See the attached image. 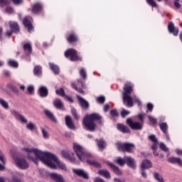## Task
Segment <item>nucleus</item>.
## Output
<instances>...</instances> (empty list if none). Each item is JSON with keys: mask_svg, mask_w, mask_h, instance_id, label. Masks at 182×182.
I'll return each instance as SVG.
<instances>
[{"mask_svg": "<svg viewBox=\"0 0 182 182\" xmlns=\"http://www.w3.org/2000/svg\"><path fill=\"white\" fill-rule=\"evenodd\" d=\"M26 127L28 130H35V124H33L32 122L27 124Z\"/></svg>", "mask_w": 182, "mask_h": 182, "instance_id": "3c124183", "label": "nucleus"}, {"mask_svg": "<svg viewBox=\"0 0 182 182\" xmlns=\"http://www.w3.org/2000/svg\"><path fill=\"white\" fill-rule=\"evenodd\" d=\"M38 95L40 97H48L49 95V90L46 86H41L38 89Z\"/></svg>", "mask_w": 182, "mask_h": 182, "instance_id": "f3484780", "label": "nucleus"}, {"mask_svg": "<svg viewBox=\"0 0 182 182\" xmlns=\"http://www.w3.org/2000/svg\"><path fill=\"white\" fill-rule=\"evenodd\" d=\"M98 174H100V176H102V177H105V178H110L111 176H110V172H109V171L106 170V169H101L98 171Z\"/></svg>", "mask_w": 182, "mask_h": 182, "instance_id": "cd10ccee", "label": "nucleus"}, {"mask_svg": "<svg viewBox=\"0 0 182 182\" xmlns=\"http://www.w3.org/2000/svg\"><path fill=\"white\" fill-rule=\"evenodd\" d=\"M168 163H171L172 164H178L182 167V161L180 158L176 157H170L168 159Z\"/></svg>", "mask_w": 182, "mask_h": 182, "instance_id": "a878e982", "label": "nucleus"}, {"mask_svg": "<svg viewBox=\"0 0 182 182\" xmlns=\"http://www.w3.org/2000/svg\"><path fill=\"white\" fill-rule=\"evenodd\" d=\"M114 182H126V181H124V179L122 180L120 178H114Z\"/></svg>", "mask_w": 182, "mask_h": 182, "instance_id": "338daca9", "label": "nucleus"}, {"mask_svg": "<svg viewBox=\"0 0 182 182\" xmlns=\"http://www.w3.org/2000/svg\"><path fill=\"white\" fill-rule=\"evenodd\" d=\"M13 4H14V5H21V4H22V2H23V0H11Z\"/></svg>", "mask_w": 182, "mask_h": 182, "instance_id": "13d9d810", "label": "nucleus"}, {"mask_svg": "<svg viewBox=\"0 0 182 182\" xmlns=\"http://www.w3.org/2000/svg\"><path fill=\"white\" fill-rule=\"evenodd\" d=\"M61 154L64 159L69 160L71 163H75L76 161V158H75V154L70 150H62Z\"/></svg>", "mask_w": 182, "mask_h": 182, "instance_id": "6e6552de", "label": "nucleus"}, {"mask_svg": "<svg viewBox=\"0 0 182 182\" xmlns=\"http://www.w3.org/2000/svg\"><path fill=\"white\" fill-rule=\"evenodd\" d=\"M117 130H118V132H120L121 133H123V134L131 133V131L129 127L122 123L117 124Z\"/></svg>", "mask_w": 182, "mask_h": 182, "instance_id": "9b49d317", "label": "nucleus"}, {"mask_svg": "<svg viewBox=\"0 0 182 182\" xmlns=\"http://www.w3.org/2000/svg\"><path fill=\"white\" fill-rule=\"evenodd\" d=\"M115 146L119 151L122 153H133V150L135 149L134 144L129 142H116Z\"/></svg>", "mask_w": 182, "mask_h": 182, "instance_id": "39448f33", "label": "nucleus"}, {"mask_svg": "<svg viewBox=\"0 0 182 182\" xmlns=\"http://www.w3.org/2000/svg\"><path fill=\"white\" fill-rule=\"evenodd\" d=\"M65 124L68 129L70 130H76V125L73 123V120L72 119V117L67 115L65 117Z\"/></svg>", "mask_w": 182, "mask_h": 182, "instance_id": "ddd939ff", "label": "nucleus"}, {"mask_svg": "<svg viewBox=\"0 0 182 182\" xmlns=\"http://www.w3.org/2000/svg\"><path fill=\"white\" fill-rule=\"evenodd\" d=\"M55 93L56 95H58V96H61V97H65V96H66V95L65 94V90H63V88L56 90Z\"/></svg>", "mask_w": 182, "mask_h": 182, "instance_id": "a19ab883", "label": "nucleus"}, {"mask_svg": "<svg viewBox=\"0 0 182 182\" xmlns=\"http://www.w3.org/2000/svg\"><path fill=\"white\" fill-rule=\"evenodd\" d=\"M23 23L25 28H27L28 32L31 33L33 31V25H32V21H31V18L25 17L23 20Z\"/></svg>", "mask_w": 182, "mask_h": 182, "instance_id": "f8f14e48", "label": "nucleus"}, {"mask_svg": "<svg viewBox=\"0 0 182 182\" xmlns=\"http://www.w3.org/2000/svg\"><path fill=\"white\" fill-rule=\"evenodd\" d=\"M80 75L81 77H82L83 80H86L87 79V74H86V70L85 68H82L80 70Z\"/></svg>", "mask_w": 182, "mask_h": 182, "instance_id": "ea45409f", "label": "nucleus"}, {"mask_svg": "<svg viewBox=\"0 0 182 182\" xmlns=\"http://www.w3.org/2000/svg\"><path fill=\"white\" fill-rule=\"evenodd\" d=\"M31 12L35 15H39V14H42L43 12V4L39 2L34 4L32 6Z\"/></svg>", "mask_w": 182, "mask_h": 182, "instance_id": "9d476101", "label": "nucleus"}, {"mask_svg": "<svg viewBox=\"0 0 182 182\" xmlns=\"http://www.w3.org/2000/svg\"><path fill=\"white\" fill-rule=\"evenodd\" d=\"M147 4L150 5V6H153L154 8H157V3L154 1V0H146Z\"/></svg>", "mask_w": 182, "mask_h": 182, "instance_id": "09e8293b", "label": "nucleus"}, {"mask_svg": "<svg viewBox=\"0 0 182 182\" xmlns=\"http://www.w3.org/2000/svg\"><path fill=\"white\" fill-rule=\"evenodd\" d=\"M125 164L128 166V167H130L134 170L136 169V162L134 161V159L132 158L131 156H125Z\"/></svg>", "mask_w": 182, "mask_h": 182, "instance_id": "dca6fc26", "label": "nucleus"}, {"mask_svg": "<svg viewBox=\"0 0 182 182\" xmlns=\"http://www.w3.org/2000/svg\"><path fill=\"white\" fill-rule=\"evenodd\" d=\"M6 5H9V1L8 0H0V6H1L2 8Z\"/></svg>", "mask_w": 182, "mask_h": 182, "instance_id": "603ef678", "label": "nucleus"}, {"mask_svg": "<svg viewBox=\"0 0 182 182\" xmlns=\"http://www.w3.org/2000/svg\"><path fill=\"white\" fill-rule=\"evenodd\" d=\"M161 132L164 134H167V130H168V125H167V123L166 122H162L159 124Z\"/></svg>", "mask_w": 182, "mask_h": 182, "instance_id": "c756f323", "label": "nucleus"}, {"mask_svg": "<svg viewBox=\"0 0 182 182\" xmlns=\"http://www.w3.org/2000/svg\"><path fill=\"white\" fill-rule=\"evenodd\" d=\"M42 134L44 139H48V137H49V134H48V132H46L45 129H42Z\"/></svg>", "mask_w": 182, "mask_h": 182, "instance_id": "4d7b16f0", "label": "nucleus"}, {"mask_svg": "<svg viewBox=\"0 0 182 182\" xmlns=\"http://www.w3.org/2000/svg\"><path fill=\"white\" fill-rule=\"evenodd\" d=\"M154 107V106H153L151 103L147 104V109H148V110H149V112H153Z\"/></svg>", "mask_w": 182, "mask_h": 182, "instance_id": "680f3d73", "label": "nucleus"}, {"mask_svg": "<svg viewBox=\"0 0 182 182\" xmlns=\"http://www.w3.org/2000/svg\"><path fill=\"white\" fill-rule=\"evenodd\" d=\"M23 50L26 55L32 53V46H23Z\"/></svg>", "mask_w": 182, "mask_h": 182, "instance_id": "c03bdc74", "label": "nucleus"}, {"mask_svg": "<svg viewBox=\"0 0 182 182\" xmlns=\"http://www.w3.org/2000/svg\"><path fill=\"white\" fill-rule=\"evenodd\" d=\"M50 178L55 182H65V179L63 178V176L57 173H50Z\"/></svg>", "mask_w": 182, "mask_h": 182, "instance_id": "4468645a", "label": "nucleus"}, {"mask_svg": "<svg viewBox=\"0 0 182 182\" xmlns=\"http://www.w3.org/2000/svg\"><path fill=\"white\" fill-rule=\"evenodd\" d=\"M149 139L151 140V141H153V143H159V140L157 139V137H156V135L151 134L148 136Z\"/></svg>", "mask_w": 182, "mask_h": 182, "instance_id": "49530a36", "label": "nucleus"}, {"mask_svg": "<svg viewBox=\"0 0 182 182\" xmlns=\"http://www.w3.org/2000/svg\"><path fill=\"white\" fill-rule=\"evenodd\" d=\"M127 124L129 126L132 130H141L143 129V125L140 122H134L132 118H128L127 119Z\"/></svg>", "mask_w": 182, "mask_h": 182, "instance_id": "1a4fd4ad", "label": "nucleus"}, {"mask_svg": "<svg viewBox=\"0 0 182 182\" xmlns=\"http://www.w3.org/2000/svg\"><path fill=\"white\" fill-rule=\"evenodd\" d=\"M66 39L69 43H76V42H79V36H77L75 33H70L68 36H67Z\"/></svg>", "mask_w": 182, "mask_h": 182, "instance_id": "2eb2a0df", "label": "nucleus"}, {"mask_svg": "<svg viewBox=\"0 0 182 182\" xmlns=\"http://www.w3.org/2000/svg\"><path fill=\"white\" fill-rule=\"evenodd\" d=\"M77 99L78 100L80 105L82 107V109H89V102L86 101V100H85L80 95H77Z\"/></svg>", "mask_w": 182, "mask_h": 182, "instance_id": "412c9836", "label": "nucleus"}, {"mask_svg": "<svg viewBox=\"0 0 182 182\" xmlns=\"http://www.w3.org/2000/svg\"><path fill=\"white\" fill-rule=\"evenodd\" d=\"M9 65L11 66V68H18L19 66V64H18V62L15 60H9Z\"/></svg>", "mask_w": 182, "mask_h": 182, "instance_id": "37998d69", "label": "nucleus"}, {"mask_svg": "<svg viewBox=\"0 0 182 182\" xmlns=\"http://www.w3.org/2000/svg\"><path fill=\"white\" fill-rule=\"evenodd\" d=\"M12 33H14V31H6V36H8L9 38H11V36H12Z\"/></svg>", "mask_w": 182, "mask_h": 182, "instance_id": "0e129e2a", "label": "nucleus"}, {"mask_svg": "<svg viewBox=\"0 0 182 182\" xmlns=\"http://www.w3.org/2000/svg\"><path fill=\"white\" fill-rule=\"evenodd\" d=\"M6 12L7 14H14V8L11 7V6H7L6 8Z\"/></svg>", "mask_w": 182, "mask_h": 182, "instance_id": "864d4df0", "label": "nucleus"}, {"mask_svg": "<svg viewBox=\"0 0 182 182\" xmlns=\"http://www.w3.org/2000/svg\"><path fill=\"white\" fill-rule=\"evenodd\" d=\"M73 173H75V174H77V176H78L79 177H82V178H89L87 173H86V172H85L83 169H74Z\"/></svg>", "mask_w": 182, "mask_h": 182, "instance_id": "5701e85b", "label": "nucleus"}, {"mask_svg": "<svg viewBox=\"0 0 182 182\" xmlns=\"http://www.w3.org/2000/svg\"><path fill=\"white\" fill-rule=\"evenodd\" d=\"M10 29L14 32V33H19V24L17 22H10L9 23Z\"/></svg>", "mask_w": 182, "mask_h": 182, "instance_id": "b1692460", "label": "nucleus"}, {"mask_svg": "<svg viewBox=\"0 0 182 182\" xmlns=\"http://www.w3.org/2000/svg\"><path fill=\"white\" fill-rule=\"evenodd\" d=\"M95 182H105V181L100 178H96Z\"/></svg>", "mask_w": 182, "mask_h": 182, "instance_id": "774afa93", "label": "nucleus"}, {"mask_svg": "<svg viewBox=\"0 0 182 182\" xmlns=\"http://www.w3.org/2000/svg\"><path fill=\"white\" fill-rule=\"evenodd\" d=\"M97 102L98 103H100L101 105H103V103H105V102H106V98L105 97H103V96L99 97L97 99Z\"/></svg>", "mask_w": 182, "mask_h": 182, "instance_id": "8fccbe9b", "label": "nucleus"}, {"mask_svg": "<svg viewBox=\"0 0 182 182\" xmlns=\"http://www.w3.org/2000/svg\"><path fill=\"white\" fill-rule=\"evenodd\" d=\"M73 150L78 157L79 160L82 163L86 161L88 166H92L95 168H102V164L93 159V155L86 151V149L83 146L73 144Z\"/></svg>", "mask_w": 182, "mask_h": 182, "instance_id": "f03ea898", "label": "nucleus"}, {"mask_svg": "<svg viewBox=\"0 0 182 182\" xmlns=\"http://www.w3.org/2000/svg\"><path fill=\"white\" fill-rule=\"evenodd\" d=\"M138 118L141 123V124H143L144 123V115H143V114H138Z\"/></svg>", "mask_w": 182, "mask_h": 182, "instance_id": "5fc2aeb1", "label": "nucleus"}, {"mask_svg": "<svg viewBox=\"0 0 182 182\" xmlns=\"http://www.w3.org/2000/svg\"><path fill=\"white\" fill-rule=\"evenodd\" d=\"M154 178H155V180H156V181L164 182L163 176H160V174H159V173L157 172L154 173Z\"/></svg>", "mask_w": 182, "mask_h": 182, "instance_id": "f704fd0d", "label": "nucleus"}, {"mask_svg": "<svg viewBox=\"0 0 182 182\" xmlns=\"http://www.w3.org/2000/svg\"><path fill=\"white\" fill-rule=\"evenodd\" d=\"M159 147H160L161 150H162L163 151H165V152L168 151V148H167L166 144H164V143H163V142L160 143Z\"/></svg>", "mask_w": 182, "mask_h": 182, "instance_id": "de8ad7c7", "label": "nucleus"}, {"mask_svg": "<svg viewBox=\"0 0 182 182\" xmlns=\"http://www.w3.org/2000/svg\"><path fill=\"white\" fill-rule=\"evenodd\" d=\"M157 144H159V142H154L151 146L152 150H157Z\"/></svg>", "mask_w": 182, "mask_h": 182, "instance_id": "e2e57ef3", "label": "nucleus"}, {"mask_svg": "<svg viewBox=\"0 0 182 182\" xmlns=\"http://www.w3.org/2000/svg\"><path fill=\"white\" fill-rule=\"evenodd\" d=\"M53 105L56 109H60L61 107H63V103L59 99L55 100L53 101Z\"/></svg>", "mask_w": 182, "mask_h": 182, "instance_id": "473e14b6", "label": "nucleus"}, {"mask_svg": "<svg viewBox=\"0 0 182 182\" xmlns=\"http://www.w3.org/2000/svg\"><path fill=\"white\" fill-rule=\"evenodd\" d=\"M115 163H117V164H119V166H124V164H126V156L124 157V159H122V157H118L117 159V160L115 161Z\"/></svg>", "mask_w": 182, "mask_h": 182, "instance_id": "72a5a7b5", "label": "nucleus"}, {"mask_svg": "<svg viewBox=\"0 0 182 182\" xmlns=\"http://www.w3.org/2000/svg\"><path fill=\"white\" fill-rule=\"evenodd\" d=\"M71 114L73 116L75 120H79V115L77 114V110H76V109H71Z\"/></svg>", "mask_w": 182, "mask_h": 182, "instance_id": "79ce46f5", "label": "nucleus"}, {"mask_svg": "<svg viewBox=\"0 0 182 182\" xmlns=\"http://www.w3.org/2000/svg\"><path fill=\"white\" fill-rule=\"evenodd\" d=\"M64 55L65 58H69L71 62H77V60H82V58L77 55V51L73 48L67 50Z\"/></svg>", "mask_w": 182, "mask_h": 182, "instance_id": "423d86ee", "label": "nucleus"}, {"mask_svg": "<svg viewBox=\"0 0 182 182\" xmlns=\"http://www.w3.org/2000/svg\"><path fill=\"white\" fill-rule=\"evenodd\" d=\"M103 117L100 115L99 113H92L87 114L83 118L82 127L87 132H96L97 124L102 126L103 124Z\"/></svg>", "mask_w": 182, "mask_h": 182, "instance_id": "7ed1b4c3", "label": "nucleus"}, {"mask_svg": "<svg viewBox=\"0 0 182 182\" xmlns=\"http://www.w3.org/2000/svg\"><path fill=\"white\" fill-rule=\"evenodd\" d=\"M168 29L170 33H173L174 36H177L178 35V28L174 26V23L173 22H170L168 23Z\"/></svg>", "mask_w": 182, "mask_h": 182, "instance_id": "6ab92c4d", "label": "nucleus"}, {"mask_svg": "<svg viewBox=\"0 0 182 182\" xmlns=\"http://www.w3.org/2000/svg\"><path fill=\"white\" fill-rule=\"evenodd\" d=\"M0 105L1 106H2V107H4V109H6V110H8V109H9V105L8 104V102H6L5 100L0 99Z\"/></svg>", "mask_w": 182, "mask_h": 182, "instance_id": "e433bc0d", "label": "nucleus"}, {"mask_svg": "<svg viewBox=\"0 0 182 182\" xmlns=\"http://www.w3.org/2000/svg\"><path fill=\"white\" fill-rule=\"evenodd\" d=\"M129 112L125 109H123V111L121 112V115L122 117H126V116H127V114H129Z\"/></svg>", "mask_w": 182, "mask_h": 182, "instance_id": "6e6d98bb", "label": "nucleus"}, {"mask_svg": "<svg viewBox=\"0 0 182 182\" xmlns=\"http://www.w3.org/2000/svg\"><path fill=\"white\" fill-rule=\"evenodd\" d=\"M24 150L28 153L27 157L28 160H31L36 164H37V160L31 155V153H33L36 157H38L42 163L53 170H56L58 167L61 168V170H66V165H65L63 162L60 161L55 154L50 152H43L34 148H24ZM52 161H54L55 164ZM56 165L58 166H56Z\"/></svg>", "mask_w": 182, "mask_h": 182, "instance_id": "f257e3e1", "label": "nucleus"}, {"mask_svg": "<svg viewBox=\"0 0 182 182\" xmlns=\"http://www.w3.org/2000/svg\"><path fill=\"white\" fill-rule=\"evenodd\" d=\"M44 114L49 119L51 122H53V123H57L58 119H56V117H55V114H53V112H52L49 109H45L44 110Z\"/></svg>", "mask_w": 182, "mask_h": 182, "instance_id": "a211bd4d", "label": "nucleus"}, {"mask_svg": "<svg viewBox=\"0 0 182 182\" xmlns=\"http://www.w3.org/2000/svg\"><path fill=\"white\" fill-rule=\"evenodd\" d=\"M124 92L122 93V102L127 107H133V98L130 95L133 92V85L132 82H127L123 87Z\"/></svg>", "mask_w": 182, "mask_h": 182, "instance_id": "20e7f679", "label": "nucleus"}, {"mask_svg": "<svg viewBox=\"0 0 182 182\" xmlns=\"http://www.w3.org/2000/svg\"><path fill=\"white\" fill-rule=\"evenodd\" d=\"M153 164H151V161H150L148 159H145L144 161H142L141 162V168H144V169H147V168H151V167H152Z\"/></svg>", "mask_w": 182, "mask_h": 182, "instance_id": "bb28decb", "label": "nucleus"}, {"mask_svg": "<svg viewBox=\"0 0 182 182\" xmlns=\"http://www.w3.org/2000/svg\"><path fill=\"white\" fill-rule=\"evenodd\" d=\"M14 114L16 119H17V120H20V122H21V123H28V119H26V118H25V117H23L19 112L14 111Z\"/></svg>", "mask_w": 182, "mask_h": 182, "instance_id": "393cba45", "label": "nucleus"}, {"mask_svg": "<svg viewBox=\"0 0 182 182\" xmlns=\"http://www.w3.org/2000/svg\"><path fill=\"white\" fill-rule=\"evenodd\" d=\"M107 164L109 166V167L112 168V171L117 175V176H122V171L119 168V167L116 166L114 164L111 162H107Z\"/></svg>", "mask_w": 182, "mask_h": 182, "instance_id": "4be33fe9", "label": "nucleus"}, {"mask_svg": "<svg viewBox=\"0 0 182 182\" xmlns=\"http://www.w3.org/2000/svg\"><path fill=\"white\" fill-rule=\"evenodd\" d=\"M0 161L3 163V164H0V170H5V157L4 156V154L1 150H0Z\"/></svg>", "mask_w": 182, "mask_h": 182, "instance_id": "2f4dec72", "label": "nucleus"}, {"mask_svg": "<svg viewBox=\"0 0 182 182\" xmlns=\"http://www.w3.org/2000/svg\"><path fill=\"white\" fill-rule=\"evenodd\" d=\"M14 160L16 163V166L21 168V170H26L29 168V163L26 161V159L23 158L14 157Z\"/></svg>", "mask_w": 182, "mask_h": 182, "instance_id": "0eeeda50", "label": "nucleus"}, {"mask_svg": "<svg viewBox=\"0 0 182 182\" xmlns=\"http://www.w3.org/2000/svg\"><path fill=\"white\" fill-rule=\"evenodd\" d=\"M49 66L55 75H59V67L53 63H49Z\"/></svg>", "mask_w": 182, "mask_h": 182, "instance_id": "7c9ffc66", "label": "nucleus"}, {"mask_svg": "<svg viewBox=\"0 0 182 182\" xmlns=\"http://www.w3.org/2000/svg\"><path fill=\"white\" fill-rule=\"evenodd\" d=\"M148 119H149L150 123H151V124H153L154 126L157 124V119L153 117L151 115L148 116Z\"/></svg>", "mask_w": 182, "mask_h": 182, "instance_id": "a18cd8bd", "label": "nucleus"}, {"mask_svg": "<svg viewBox=\"0 0 182 182\" xmlns=\"http://www.w3.org/2000/svg\"><path fill=\"white\" fill-rule=\"evenodd\" d=\"M71 86L73 89H75V90L78 92V93H80L81 95H85V91L83 90V89H82V87H77L75 83H73Z\"/></svg>", "mask_w": 182, "mask_h": 182, "instance_id": "c9c22d12", "label": "nucleus"}, {"mask_svg": "<svg viewBox=\"0 0 182 182\" xmlns=\"http://www.w3.org/2000/svg\"><path fill=\"white\" fill-rule=\"evenodd\" d=\"M27 90L28 92V93H30V95H32V93L33 92V90H34V88H33V86H28V88H27Z\"/></svg>", "mask_w": 182, "mask_h": 182, "instance_id": "bf43d9fd", "label": "nucleus"}, {"mask_svg": "<svg viewBox=\"0 0 182 182\" xmlns=\"http://www.w3.org/2000/svg\"><path fill=\"white\" fill-rule=\"evenodd\" d=\"M8 87L9 89H10V90H11V92H13V93H16V94L19 93V91L18 90V88L16 87V86L12 84H9Z\"/></svg>", "mask_w": 182, "mask_h": 182, "instance_id": "4c0bfd02", "label": "nucleus"}, {"mask_svg": "<svg viewBox=\"0 0 182 182\" xmlns=\"http://www.w3.org/2000/svg\"><path fill=\"white\" fill-rule=\"evenodd\" d=\"M109 114H110L111 117H113V119H115V117H119V112H117V109H112L109 112Z\"/></svg>", "mask_w": 182, "mask_h": 182, "instance_id": "58836bf2", "label": "nucleus"}, {"mask_svg": "<svg viewBox=\"0 0 182 182\" xmlns=\"http://www.w3.org/2000/svg\"><path fill=\"white\" fill-rule=\"evenodd\" d=\"M64 97H65V99L68 100V102H70V103H73V98H72L71 97L65 95L64 96Z\"/></svg>", "mask_w": 182, "mask_h": 182, "instance_id": "69168bd1", "label": "nucleus"}, {"mask_svg": "<svg viewBox=\"0 0 182 182\" xmlns=\"http://www.w3.org/2000/svg\"><path fill=\"white\" fill-rule=\"evenodd\" d=\"M95 141L97 143V145L98 146V149L100 150L103 151L105 149H106V146H107V143H106V141L103 139H95Z\"/></svg>", "mask_w": 182, "mask_h": 182, "instance_id": "aec40b11", "label": "nucleus"}, {"mask_svg": "<svg viewBox=\"0 0 182 182\" xmlns=\"http://www.w3.org/2000/svg\"><path fill=\"white\" fill-rule=\"evenodd\" d=\"M77 82H78V83L81 84V86H82V87H83V89H86V85L84 83L83 80L79 79V80H77Z\"/></svg>", "mask_w": 182, "mask_h": 182, "instance_id": "052dcab7", "label": "nucleus"}, {"mask_svg": "<svg viewBox=\"0 0 182 182\" xmlns=\"http://www.w3.org/2000/svg\"><path fill=\"white\" fill-rule=\"evenodd\" d=\"M33 74L35 76H42V67L41 65H36L33 69Z\"/></svg>", "mask_w": 182, "mask_h": 182, "instance_id": "c85d7f7f", "label": "nucleus"}]
</instances>
